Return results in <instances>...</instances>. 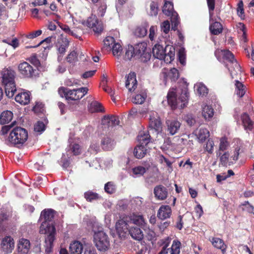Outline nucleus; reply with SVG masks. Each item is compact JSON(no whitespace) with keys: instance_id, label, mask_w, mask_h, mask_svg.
Segmentation results:
<instances>
[{"instance_id":"052dcab7","label":"nucleus","mask_w":254,"mask_h":254,"mask_svg":"<svg viewBox=\"0 0 254 254\" xmlns=\"http://www.w3.org/2000/svg\"><path fill=\"white\" fill-rule=\"evenodd\" d=\"M77 53L75 51H73L71 52L67 56L66 60L67 62L73 64L77 61Z\"/></svg>"},{"instance_id":"9b49d317","label":"nucleus","mask_w":254,"mask_h":254,"mask_svg":"<svg viewBox=\"0 0 254 254\" xmlns=\"http://www.w3.org/2000/svg\"><path fill=\"white\" fill-rule=\"evenodd\" d=\"M87 26L92 28L96 33H100L103 29L101 21H99L95 14H92L87 20Z\"/></svg>"},{"instance_id":"c03bdc74","label":"nucleus","mask_w":254,"mask_h":254,"mask_svg":"<svg viewBox=\"0 0 254 254\" xmlns=\"http://www.w3.org/2000/svg\"><path fill=\"white\" fill-rule=\"evenodd\" d=\"M216 155L220 158V162L223 165H226L228 161L230 154L228 151H217Z\"/></svg>"},{"instance_id":"79ce46f5","label":"nucleus","mask_w":254,"mask_h":254,"mask_svg":"<svg viewBox=\"0 0 254 254\" xmlns=\"http://www.w3.org/2000/svg\"><path fill=\"white\" fill-rule=\"evenodd\" d=\"M5 85V92L6 95L8 98L13 97L16 91V87L15 83L7 84Z\"/></svg>"},{"instance_id":"7ed1b4c3","label":"nucleus","mask_w":254,"mask_h":254,"mask_svg":"<svg viewBox=\"0 0 254 254\" xmlns=\"http://www.w3.org/2000/svg\"><path fill=\"white\" fill-rule=\"evenodd\" d=\"M16 124L17 122L15 121L8 125L3 126L0 132L4 135L10 131L8 141L14 145H22L28 139V131L26 129L17 126Z\"/></svg>"},{"instance_id":"c9c22d12","label":"nucleus","mask_w":254,"mask_h":254,"mask_svg":"<svg viewBox=\"0 0 254 254\" xmlns=\"http://www.w3.org/2000/svg\"><path fill=\"white\" fill-rule=\"evenodd\" d=\"M89 111H105L106 110L103 106L97 101H93L88 105Z\"/></svg>"},{"instance_id":"69168bd1","label":"nucleus","mask_w":254,"mask_h":254,"mask_svg":"<svg viewBox=\"0 0 254 254\" xmlns=\"http://www.w3.org/2000/svg\"><path fill=\"white\" fill-rule=\"evenodd\" d=\"M61 28L66 33L68 34V35H71L76 38L78 37V35L74 32V30H71L68 26L65 25H63L61 26Z\"/></svg>"},{"instance_id":"1a4fd4ad","label":"nucleus","mask_w":254,"mask_h":254,"mask_svg":"<svg viewBox=\"0 0 254 254\" xmlns=\"http://www.w3.org/2000/svg\"><path fill=\"white\" fill-rule=\"evenodd\" d=\"M162 10L165 15L171 17L172 28L174 30H176L179 23V21L178 13L174 11L173 3L170 1H165Z\"/></svg>"},{"instance_id":"5fc2aeb1","label":"nucleus","mask_w":254,"mask_h":254,"mask_svg":"<svg viewBox=\"0 0 254 254\" xmlns=\"http://www.w3.org/2000/svg\"><path fill=\"white\" fill-rule=\"evenodd\" d=\"M99 143L96 141H93L90 146L88 151L91 154H96L99 150Z\"/></svg>"},{"instance_id":"f257e3e1","label":"nucleus","mask_w":254,"mask_h":254,"mask_svg":"<svg viewBox=\"0 0 254 254\" xmlns=\"http://www.w3.org/2000/svg\"><path fill=\"white\" fill-rule=\"evenodd\" d=\"M54 216V211L52 209H45L42 211L40 218L44 219L40 228V233L46 235L45 240V252L46 254H50L53 250L54 241L55 240L56 234V229L52 223H49Z\"/></svg>"},{"instance_id":"09e8293b","label":"nucleus","mask_w":254,"mask_h":254,"mask_svg":"<svg viewBox=\"0 0 254 254\" xmlns=\"http://www.w3.org/2000/svg\"><path fill=\"white\" fill-rule=\"evenodd\" d=\"M45 109V104L40 100L35 101L32 107V111H43Z\"/></svg>"},{"instance_id":"338daca9","label":"nucleus","mask_w":254,"mask_h":254,"mask_svg":"<svg viewBox=\"0 0 254 254\" xmlns=\"http://www.w3.org/2000/svg\"><path fill=\"white\" fill-rule=\"evenodd\" d=\"M2 42L11 46L14 49L18 47L19 46L18 40L16 38H14L11 41L5 39L2 40Z\"/></svg>"},{"instance_id":"bf43d9fd","label":"nucleus","mask_w":254,"mask_h":254,"mask_svg":"<svg viewBox=\"0 0 254 254\" xmlns=\"http://www.w3.org/2000/svg\"><path fill=\"white\" fill-rule=\"evenodd\" d=\"M45 129V125L43 122L38 121L34 126V131L41 133Z\"/></svg>"},{"instance_id":"774afa93","label":"nucleus","mask_w":254,"mask_h":254,"mask_svg":"<svg viewBox=\"0 0 254 254\" xmlns=\"http://www.w3.org/2000/svg\"><path fill=\"white\" fill-rule=\"evenodd\" d=\"M42 33L41 30H38L37 31H33L27 34L26 35V37L28 39H32L40 36Z\"/></svg>"},{"instance_id":"dca6fc26","label":"nucleus","mask_w":254,"mask_h":254,"mask_svg":"<svg viewBox=\"0 0 254 254\" xmlns=\"http://www.w3.org/2000/svg\"><path fill=\"white\" fill-rule=\"evenodd\" d=\"M242 74V72H241L240 76L238 78H235L236 79L234 81L235 93L240 98L243 97L247 91V87L244 84L243 81H239L238 80V79H241Z\"/></svg>"},{"instance_id":"5701e85b","label":"nucleus","mask_w":254,"mask_h":254,"mask_svg":"<svg viewBox=\"0 0 254 254\" xmlns=\"http://www.w3.org/2000/svg\"><path fill=\"white\" fill-rule=\"evenodd\" d=\"M69 249L70 254H81L83 250V243L79 241H73L69 245Z\"/></svg>"},{"instance_id":"864d4df0","label":"nucleus","mask_w":254,"mask_h":254,"mask_svg":"<svg viewBox=\"0 0 254 254\" xmlns=\"http://www.w3.org/2000/svg\"><path fill=\"white\" fill-rule=\"evenodd\" d=\"M178 58L180 63L182 65L186 64V52L184 48H180L178 52Z\"/></svg>"},{"instance_id":"412c9836","label":"nucleus","mask_w":254,"mask_h":254,"mask_svg":"<svg viewBox=\"0 0 254 254\" xmlns=\"http://www.w3.org/2000/svg\"><path fill=\"white\" fill-rule=\"evenodd\" d=\"M30 248V243L28 240L21 238L17 244V251L23 254H27Z\"/></svg>"},{"instance_id":"4be33fe9","label":"nucleus","mask_w":254,"mask_h":254,"mask_svg":"<svg viewBox=\"0 0 254 254\" xmlns=\"http://www.w3.org/2000/svg\"><path fill=\"white\" fill-rule=\"evenodd\" d=\"M172 214V209L170 206L163 205L159 208L157 212V217L161 219L164 220L170 218Z\"/></svg>"},{"instance_id":"b1692460","label":"nucleus","mask_w":254,"mask_h":254,"mask_svg":"<svg viewBox=\"0 0 254 254\" xmlns=\"http://www.w3.org/2000/svg\"><path fill=\"white\" fill-rule=\"evenodd\" d=\"M31 94L29 91H24L19 93L15 97L16 102L21 105H26L28 104L31 100Z\"/></svg>"},{"instance_id":"c756f323","label":"nucleus","mask_w":254,"mask_h":254,"mask_svg":"<svg viewBox=\"0 0 254 254\" xmlns=\"http://www.w3.org/2000/svg\"><path fill=\"white\" fill-rule=\"evenodd\" d=\"M101 145L103 149L104 150H111L115 147V142L112 138L108 136H106L102 140Z\"/></svg>"},{"instance_id":"9d476101","label":"nucleus","mask_w":254,"mask_h":254,"mask_svg":"<svg viewBox=\"0 0 254 254\" xmlns=\"http://www.w3.org/2000/svg\"><path fill=\"white\" fill-rule=\"evenodd\" d=\"M15 247L13 239L10 236H5L2 239L0 243V249L4 254H9L12 253Z\"/></svg>"},{"instance_id":"2f4dec72","label":"nucleus","mask_w":254,"mask_h":254,"mask_svg":"<svg viewBox=\"0 0 254 254\" xmlns=\"http://www.w3.org/2000/svg\"><path fill=\"white\" fill-rule=\"evenodd\" d=\"M211 24L210 25V30L212 34L214 35H218L222 32L223 28L221 24L218 22H214L212 18L210 21Z\"/></svg>"},{"instance_id":"6ab92c4d","label":"nucleus","mask_w":254,"mask_h":254,"mask_svg":"<svg viewBox=\"0 0 254 254\" xmlns=\"http://www.w3.org/2000/svg\"><path fill=\"white\" fill-rule=\"evenodd\" d=\"M138 226H131L127 227L128 236L130 235L131 237L136 240H141L143 238V234L140 229Z\"/></svg>"},{"instance_id":"f03ea898","label":"nucleus","mask_w":254,"mask_h":254,"mask_svg":"<svg viewBox=\"0 0 254 254\" xmlns=\"http://www.w3.org/2000/svg\"><path fill=\"white\" fill-rule=\"evenodd\" d=\"M145 224V220L141 215L133 213L129 215H125L116 222V232L119 238L124 239L128 236L127 227L135 225L142 227Z\"/></svg>"},{"instance_id":"680f3d73","label":"nucleus","mask_w":254,"mask_h":254,"mask_svg":"<svg viewBox=\"0 0 254 254\" xmlns=\"http://www.w3.org/2000/svg\"><path fill=\"white\" fill-rule=\"evenodd\" d=\"M237 142L238 143L237 146L235 147V150L234 151V154L232 155L231 157V158L233 159V160L236 161L238 159L239 151L240 150V146L241 144V141L239 140H237Z\"/></svg>"},{"instance_id":"f704fd0d","label":"nucleus","mask_w":254,"mask_h":254,"mask_svg":"<svg viewBox=\"0 0 254 254\" xmlns=\"http://www.w3.org/2000/svg\"><path fill=\"white\" fill-rule=\"evenodd\" d=\"M241 119L245 129L251 130L253 127V122L251 120L248 114L244 113L241 116Z\"/></svg>"},{"instance_id":"423d86ee","label":"nucleus","mask_w":254,"mask_h":254,"mask_svg":"<svg viewBox=\"0 0 254 254\" xmlns=\"http://www.w3.org/2000/svg\"><path fill=\"white\" fill-rule=\"evenodd\" d=\"M215 55L218 60L221 59L227 60L229 63L226 65L230 72L232 78H238L241 74L240 65L235 60L233 54L228 50H217Z\"/></svg>"},{"instance_id":"de8ad7c7","label":"nucleus","mask_w":254,"mask_h":254,"mask_svg":"<svg viewBox=\"0 0 254 254\" xmlns=\"http://www.w3.org/2000/svg\"><path fill=\"white\" fill-rule=\"evenodd\" d=\"M136 56L134 47L132 46L128 45L126 48L124 58L126 60H130L133 56Z\"/></svg>"},{"instance_id":"3c124183","label":"nucleus","mask_w":254,"mask_h":254,"mask_svg":"<svg viewBox=\"0 0 254 254\" xmlns=\"http://www.w3.org/2000/svg\"><path fill=\"white\" fill-rule=\"evenodd\" d=\"M149 38L151 41H154V43H156L155 41L157 36V27L155 25L151 26L149 29Z\"/></svg>"},{"instance_id":"a18cd8bd","label":"nucleus","mask_w":254,"mask_h":254,"mask_svg":"<svg viewBox=\"0 0 254 254\" xmlns=\"http://www.w3.org/2000/svg\"><path fill=\"white\" fill-rule=\"evenodd\" d=\"M82 147L79 144L71 143L69 146L68 151H70L74 155H78L82 152Z\"/></svg>"},{"instance_id":"7c9ffc66","label":"nucleus","mask_w":254,"mask_h":254,"mask_svg":"<svg viewBox=\"0 0 254 254\" xmlns=\"http://www.w3.org/2000/svg\"><path fill=\"white\" fill-rule=\"evenodd\" d=\"M148 149V147H145L143 145H138L134 149V155L137 158H142L146 155Z\"/></svg>"},{"instance_id":"393cba45","label":"nucleus","mask_w":254,"mask_h":254,"mask_svg":"<svg viewBox=\"0 0 254 254\" xmlns=\"http://www.w3.org/2000/svg\"><path fill=\"white\" fill-rule=\"evenodd\" d=\"M164 69L163 74L166 80L170 79L172 81H176L179 78L180 74L179 71L176 68H171L169 70Z\"/></svg>"},{"instance_id":"a19ab883","label":"nucleus","mask_w":254,"mask_h":254,"mask_svg":"<svg viewBox=\"0 0 254 254\" xmlns=\"http://www.w3.org/2000/svg\"><path fill=\"white\" fill-rule=\"evenodd\" d=\"M229 146L228 139L225 137H221L219 139V149L217 151H226Z\"/></svg>"},{"instance_id":"58836bf2","label":"nucleus","mask_w":254,"mask_h":254,"mask_svg":"<svg viewBox=\"0 0 254 254\" xmlns=\"http://www.w3.org/2000/svg\"><path fill=\"white\" fill-rule=\"evenodd\" d=\"M147 48V43L145 42H141L138 43L134 48L135 55L137 56H141L143 55Z\"/></svg>"},{"instance_id":"ddd939ff","label":"nucleus","mask_w":254,"mask_h":254,"mask_svg":"<svg viewBox=\"0 0 254 254\" xmlns=\"http://www.w3.org/2000/svg\"><path fill=\"white\" fill-rule=\"evenodd\" d=\"M166 124L167 130L171 135L176 134L179 131L181 126V123L175 119L167 120Z\"/></svg>"},{"instance_id":"ea45409f","label":"nucleus","mask_w":254,"mask_h":254,"mask_svg":"<svg viewBox=\"0 0 254 254\" xmlns=\"http://www.w3.org/2000/svg\"><path fill=\"white\" fill-rule=\"evenodd\" d=\"M194 88L197 92L201 96H205L207 94L208 90L206 86L202 83H197L195 84Z\"/></svg>"},{"instance_id":"f8f14e48","label":"nucleus","mask_w":254,"mask_h":254,"mask_svg":"<svg viewBox=\"0 0 254 254\" xmlns=\"http://www.w3.org/2000/svg\"><path fill=\"white\" fill-rule=\"evenodd\" d=\"M18 70L22 76L27 78L31 77L34 72L33 67L26 62H23L18 64Z\"/></svg>"},{"instance_id":"72a5a7b5","label":"nucleus","mask_w":254,"mask_h":254,"mask_svg":"<svg viewBox=\"0 0 254 254\" xmlns=\"http://www.w3.org/2000/svg\"><path fill=\"white\" fill-rule=\"evenodd\" d=\"M211 243L214 247L221 250L223 254L225 253L227 246L222 240L218 238H213L212 239Z\"/></svg>"},{"instance_id":"0e129e2a","label":"nucleus","mask_w":254,"mask_h":254,"mask_svg":"<svg viewBox=\"0 0 254 254\" xmlns=\"http://www.w3.org/2000/svg\"><path fill=\"white\" fill-rule=\"evenodd\" d=\"M158 13V6L156 3L152 2L150 5L149 14L151 16H156Z\"/></svg>"},{"instance_id":"20e7f679","label":"nucleus","mask_w":254,"mask_h":254,"mask_svg":"<svg viewBox=\"0 0 254 254\" xmlns=\"http://www.w3.org/2000/svg\"><path fill=\"white\" fill-rule=\"evenodd\" d=\"M188 98L186 87L172 88L167 95L168 103L172 110L184 109L188 103Z\"/></svg>"},{"instance_id":"603ef678","label":"nucleus","mask_w":254,"mask_h":254,"mask_svg":"<svg viewBox=\"0 0 254 254\" xmlns=\"http://www.w3.org/2000/svg\"><path fill=\"white\" fill-rule=\"evenodd\" d=\"M84 196L86 199L89 201L96 200L99 198V196L97 193L90 191L86 192L84 193Z\"/></svg>"},{"instance_id":"0eeeda50","label":"nucleus","mask_w":254,"mask_h":254,"mask_svg":"<svg viewBox=\"0 0 254 254\" xmlns=\"http://www.w3.org/2000/svg\"><path fill=\"white\" fill-rule=\"evenodd\" d=\"M93 243L97 249L100 252H107L111 247L110 238L106 233L102 230L94 232Z\"/></svg>"},{"instance_id":"6e6d98bb","label":"nucleus","mask_w":254,"mask_h":254,"mask_svg":"<svg viewBox=\"0 0 254 254\" xmlns=\"http://www.w3.org/2000/svg\"><path fill=\"white\" fill-rule=\"evenodd\" d=\"M214 142L212 139H209L206 142L205 147V150L209 153L211 154L214 150Z\"/></svg>"},{"instance_id":"e433bc0d","label":"nucleus","mask_w":254,"mask_h":254,"mask_svg":"<svg viewBox=\"0 0 254 254\" xmlns=\"http://www.w3.org/2000/svg\"><path fill=\"white\" fill-rule=\"evenodd\" d=\"M12 112H1L0 115V124L5 125L9 123L12 119Z\"/></svg>"},{"instance_id":"13d9d810","label":"nucleus","mask_w":254,"mask_h":254,"mask_svg":"<svg viewBox=\"0 0 254 254\" xmlns=\"http://www.w3.org/2000/svg\"><path fill=\"white\" fill-rule=\"evenodd\" d=\"M207 3L209 9L210 20L211 21L213 14V10L215 8V0H207Z\"/></svg>"},{"instance_id":"4c0bfd02","label":"nucleus","mask_w":254,"mask_h":254,"mask_svg":"<svg viewBox=\"0 0 254 254\" xmlns=\"http://www.w3.org/2000/svg\"><path fill=\"white\" fill-rule=\"evenodd\" d=\"M147 24L137 27L134 31V35L138 37H144L147 34Z\"/></svg>"},{"instance_id":"39448f33","label":"nucleus","mask_w":254,"mask_h":254,"mask_svg":"<svg viewBox=\"0 0 254 254\" xmlns=\"http://www.w3.org/2000/svg\"><path fill=\"white\" fill-rule=\"evenodd\" d=\"M161 38L159 37L152 48L153 56L159 60H164L167 63H171L175 57V49L174 46L166 44L164 48Z\"/></svg>"},{"instance_id":"2eb2a0df","label":"nucleus","mask_w":254,"mask_h":254,"mask_svg":"<svg viewBox=\"0 0 254 254\" xmlns=\"http://www.w3.org/2000/svg\"><path fill=\"white\" fill-rule=\"evenodd\" d=\"M181 243L178 240H174L171 247L167 248L163 247L159 254H179L180 252Z\"/></svg>"},{"instance_id":"a211bd4d","label":"nucleus","mask_w":254,"mask_h":254,"mask_svg":"<svg viewBox=\"0 0 254 254\" xmlns=\"http://www.w3.org/2000/svg\"><path fill=\"white\" fill-rule=\"evenodd\" d=\"M154 194L157 199L165 200L168 196L167 189L162 185L157 186L154 189Z\"/></svg>"},{"instance_id":"cd10ccee","label":"nucleus","mask_w":254,"mask_h":254,"mask_svg":"<svg viewBox=\"0 0 254 254\" xmlns=\"http://www.w3.org/2000/svg\"><path fill=\"white\" fill-rule=\"evenodd\" d=\"M147 97L146 90H142L132 97V102L135 104H142L144 102Z\"/></svg>"},{"instance_id":"f3484780","label":"nucleus","mask_w":254,"mask_h":254,"mask_svg":"<svg viewBox=\"0 0 254 254\" xmlns=\"http://www.w3.org/2000/svg\"><path fill=\"white\" fill-rule=\"evenodd\" d=\"M126 87L129 91H133L137 87V80L134 72H130L126 76Z\"/></svg>"},{"instance_id":"c85d7f7f","label":"nucleus","mask_w":254,"mask_h":254,"mask_svg":"<svg viewBox=\"0 0 254 254\" xmlns=\"http://www.w3.org/2000/svg\"><path fill=\"white\" fill-rule=\"evenodd\" d=\"M150 135L147 131H141L139 132L138 136V141L139 143V145H144L148 147V143L150 142Z\"/></svg>"},{"instance_id":"473e14b6","label":"nucleus","mask_w":254,"mask_h":254,"mask_svg":"<svg viewBox=\"0 0 254 254\" xmlns=\"http://www.w3.org/2000/svg\"><path fill=\"white\" fill-rule=\"evenodd\" d=\"M150 125L157 133L162 129V125L159 118H155L154 116H150Z\"/></svg>"},{"instance_id":"a878e982","label":"nucleus","mask_w":254,"mask_h":254,"mask_svg":"<svg viewBox=\"0 0 254 254\" xmlns=\"http://www.w3.org/2000/svg\"><path fill=\"white\" fill-rule=\"evenodd\" d=\"M151 164L150 162H147L143 164V166H138L132 168V172L133 176H142L150 168Z\"/></svg>"},{"instance_id":"bb28decb","label":"nucleus","mask_w":254,"mask_h":254,"mask_svg":"<svg viewBox=\"0 0 254 254\" xmlns=\"http://www.w3.org/2000/svg\"><path fill=\"white\" fill-rule=\"evenodd\" d=\"M193 133L199 142L204 141L209 136V131L205 128H198L194 131Z\"/></svg>"},{"instance_id":"8fccbe9b","label":"nucleus","mask_w":254,"mask_h":254,"mask_svg":"<svg viewBox=\"0 0 254 254\" xmlns=\"http://www.w3.org/2000/svg\"><path fill=\"white\" fill-rule=\"evenodd\" d=\"M111 50L112 51L114 56L118 57L121 55L122 51V48L119 43L115 42L112 46Z\"/></svg>"},{"instance_id":"e2e57ef3","label":"nucleus","mask_w":254,"mask_h":254,"mask_svg":"<svg viewBox=\"0 0 254 254\" xmlns=\"http://www.w3.org/2000/svg\"><path fill=\"white\" fill-rule=\"evenodd\" d=\"M104 189L106 192L111 194L115 191L116 188L112 183L108 182L105 185Z\"/></svg>"},{"instance_id":"aec40b11","label":"nucleus","mask_w":254,"mask_h":254,"mask_svg":"<svg viewBox=\"0 0 254 254\" xmlns=\"http://www.w3.org/2000/svg\"><path fill=\"white\" fill-rule=\"evenodd\" d=\"M57 46L59 54L58 59L60 60V57H63L68 46V41L66 38H61L58 40Z\"/></svg>"},{"instance_id":"4468645a","label":"nucleus","mask_w":254,"mask_h":254,"mask_svg":"<svg viewBox=\"0 0 254 254\" xmlns=\"http://www.w3.org/2000/svg\"><path fill=\"white\" fill-rule=\"evenodd\" d=\"M2 83L4 84L14 83V71L10 68H5L1 71Z\"/></svg>"},{"instance_id":"4d7b16f0","label":"nucleus","mask_w":254,"mask_h":254,"mask_svg":"<svg viewBox=\"0 0 254 254\" xmlns=\"http://www.w3.org/2000/svg\"><path fill=\"white\" fill-rule=\"evenodd\" d=\"M160 28L161 31L165 34H168L170 29V22L168 20H165L160 24Z\"/></svg>"},{"instance_id":"37998d69","label":"nucleus","mask_w":254,"mask_h":254,"mask_svg":"<svg viewBox=\"0 0 254 254\" xmlns=\"http://www.w3.org/2000/svg\"><path fill=\"white\" fill-rule=\"evenodd\" d=\"M115 43V41L113 37L107 36L104 40L103 48L106 51H110Z\"/></svg>"},{"instance_id":"49530a36","label":"nucleus","mask_w":254,"mask_h":254,"mask_svg":"<svg viewBox=\"0 0 254 254\" xmlns=\"http://www.w3.org/2000/svg\"><path fill=\"white\" fill-rule=\"evenodd\" d=\"M238 32L242 34V40L246 42L247 41L246 30L245 25L243 23H238L236 25Z\"/></svg>"},{"instance_id":"6e6552de","label":"nucleus","mask_w":254,"mask_h":254,"mask_svg":"<svg viewBox=\"0 0 254 254\" xmlns=\"http://www.w3.org/2000/svg\"><path fill=\"white\" fill-rule=\"evenodd\" d=\"M88 90L86 87H82L76 90H69L64 87H61L59 89L58 92L62 97H65L67 100L77 101L86 95Z\"/></svg>"}]
</instances>
